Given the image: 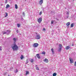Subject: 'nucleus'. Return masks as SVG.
I'll return each instance as SVG.
<instances>
[{
	"label": "nucleus",
	"instance_id": "nucleus-1",
	"mask_svg": "<svg viewBox=\"0 0 76 76\" xmlns=\"http://www.w3.org/2000/svg\"><path fill=\"white\" fill-rule=\"evenodd\" d=\"M13 40H14V44L11 45V47L14 51H17V50L19 49V48H18V46L16 44V39L15 38H14Z\"/></svg>",
	"mask_w": 76,
	"mask_h": 76
},
{
	"label": "nucleus",
	"instance_id": "nucleus-2",
	"mask_svg": "<svg viewBox=\"0 0 76 76\" xmlns=\"http://www.w3.org/2000/svg\"><path fill=\"white\" fill-rule=\"evenodd\" d=\"M59 49L58 50V51L59 52H60L61 51V50L62 49V48H63V46L61 44L59 45Z\"/></svg>",
	"mask_w": 76,
	"mask_h": 76
},
{
	"label": "nucleus",
	"instance_id": "nucleus-3",
	"mask_svg": "<svg viewBox=\"0 0 76 76\" xmlns=\"http://www.w3.org/2000/svg\"><path fill=\"white\" fill-rule=\"evenodd\" d=\"M37 21L39 23H41L42 22V18H40L38 19Z\"/></svg>",
	"mask_w": 76,
	"mask_h": 76
},
{
	"label": "nucleus",
	"instance_id": "nucleus-4",
	"mask_svg": "<svg viewBox=\"0 0 76 76\" xmlns=\"http://www.w3.org/2000/svg\"><path fill=\"white\" fill-rule=\"evenodd\" d=\"M41 38V37H40V35H39V34L37 35L36 36V39H40V38Z\"/></svg>",
	"mask_w": 76,
	"mask_h": 76
},
{
	"label": "nucleus",
	"instance_id": "nucleus-5",
	"mask_svg": "<svg viewBox=\"0 0 76 76\" xmlns=\"http://www.w3.org/2000/svg\"><path fill=\"white\" fill-rule=\"evenodd\" d=\"M69 59L70 63H73V59L72 58H69Z\"/></svg>",
	"mask_w": 76,
	"mask_h": 76
},
{
	"label": "nucleus",
	"instance_id": "nucleus-6",
	"mask_svg": "<svg viewBox=\"0 0 76 76\" xmlns=\"http://www.w3.org/2000/svg\"><path fill=\"white\" fill-rule=\"evenodd\" d=\"M33 46L34 47H37L38 46V43H34L33 45Z\"/></svg>",
	"mask_w": 76,
	"mask_h": 76
},
{
	"label": "nucleus",
	"instance_id": "nucleus-7",
	"mask_svg": "<svg viewBox=\"0 0 76 76\" xmlns=\"http://www.w3.org/2000/svg\"><path fill=\"white\" fill-rule=\"evenodd\" d=\"M36 56H37L38 58L39 59H41V57L40 56H39V54H37L36 55Z\"/></svg>",
	"mask_w": 76,
	"mask_h": 76
},
{
	"label": "nucleus",
	"instance_id": "nucleus-8",
	"mask_svg": "<svg viewBox=\"0 0 76 76\" xmlns=\"http://www.w3.org/2000/svg\"><path fill=\"white\" fill-rule=\"evenodd\" d=\"M44 61H45L46 63H48V59L47 58H45V60H43Z\"/></svg>",
	"mask_w": 76,
	"mask_h": 76
},
{
	"label": "nucleus",
	"instance_id": "nucleus-9",
	"mask_svg": "<svg viewBox=\"0 0 76 76\" xmlns=\"http://www.w3.org/2000/svg\"><path fill=\"white\" fill-rule=\"evenodd\" d=\"M43 3V0H41L39 1V4H42Z\"/></svg>",
	"mask_w": 76,
	"mask_h": 76
},
{
	"label": "nucleus",
	"instance_id": "nucleus-10",
	"mask_svg": "<svg viewBox=\"0 0 76 76\" xmlns=\"http://www.w3.org/2000/svg\"><path fill=\"white\" fill-rule=\"evenodd\" d=\"M70 47L69 46H67L66 47V50H69V49H70Z\"/></svg>",
	"mask_w": 76,
	"mask_h": 76
},
{
	"label": "nucleus",
	"instance_id": "nucleus-11",
	"mask_svg": "<svg viewBox=\"0 0 76 76\" xmlns=\"http://www.w3.org/2000/svg\"><path fill=\"white\" fill-rule=\"evenodd\" d=\"M15 7L16 9H18V5H17V4H15Z\"/></svg>",
	"mask_w": 76,
	"mask_h": 76
},
{
	"label": "nucleus",
	"instance_id": "nucleus-12",
	"mask_svg": "<svg viewBox=\"0 0 76 76\" xmlns=\"http://www.w3.org/2000/svg\"><path fill=\"white\" fill-rule=\"evenodd\" d=\"M10 6L9 5V4H7L6 6V9H8V8H9Z\"/></svg>",
	"mask_w": 76,
	"mask_h": 76
},
{
	"label": "nucleus",
	"instance_id": "nucleus-13",
	"mask_svg": "<svg viewBox=\"0 0 76 76\" xmlns=\"http://www.w3.org/2000/svg\"><path fill=\"white\" fill-rule=\"evenodd\" d=\"M51 51L52 53V54H54V50L53 48H52V49H51Z\"/></svg>",
	"mask_w": 76,
	"mask_h": 76
},
{
	"label": "nucleus",
	"instance_id": "nucleus-14",
	"mask_svg": "<svg viewBox=\"0 0 76 76\" xmlns=\"http://www.w3.org/2000/svg\"><path fill=\"white\" fill-rule=\"evenodd\" d=\"M29 72L28 71H26V75H27L29 73Z\"/></svg>",
	"mask_w": 76,
	"mask_h": 76
},
{
	"label": "nucleus",
	"instance_id": "nucleus-15",
	"mask_svg": "<svg viewBox=\"0 0 76 76\" xmlns=\"http://www.w3.org/2000/svg\"><path fill=\"white\" fill-rule=\"evenodd\" d=\"M21 59H22L23 58V55H22L20 57Z\"/></svg>",
	"mask_w": 76,
	"mask_h": 76
},
{
	"label": "nucleus",
	"instance_id": "nucleus-16",
	"mask_svg": "<svg viewBox=\"0 0 76 76\" xmlns=\"http://www.w3.org/2000/svg\"><path fill=\"white\" fill-rule=\"evenodd\" d=\"M6 15L5 16V18H6L8 16V13L7 12H5Z\"/></svg>",
	"mask_w": 76,
	"mask_h": 76
},
{
	"label": "nucleus",
	"instance_id": "nucleus-17",
	"mask_svg": "<svg viewBox=\"0 0 76 76\" xmlns=\"http://www.w3.org/2000/svg\"><path fill=\"white\" fill-rule=\"evenodd\" d=\"M70 23L68 22L66 23V25H67L68 26H69L70 25Z\"/></svg>",
	"mask_w": 76,
	"mask_h": 76
},
{
	"label": "nucleus",
	"instance_id": "nucleus-18",
	"mask_svg": "<svg viewBox=\"0 0 76 76\" xmlns=\"http://www.w3.org/2000/svg\"><path fill=\"white\" fill-rule=\"evenodd\" d=\"M57 75V73H54L53 74V76H56Z\"/></svg>",
	"mask_w": 76,
	"mask_h": 76
},
{
	"label": "nucleus",
	"instance_id": "nucleus-19",
	"mask_svg": "<svg viewBox=\"0 0 76 76\" xmlns=\"http://www.w3.org/2000/svg\"><path fill=\"white\" fill-rule=\"evenodd\" d=\"M17 26L18 28L20 27V24L19 23L17 24Z\"/></svg>",
	"mask_w": 76,
	"mask_h": 76
},
{
	"label": "nucleus",
	"instance_id": "nucleus-20",
	"mask_svg": "<svg viewBox=\"0 0 76 76\" xmlns=\"http://www.w3.org/2000/svg\"><path fill=\"white\" fill-rule=\"evenodd\" d=\"M30 61L31 63H33V62H34V59H31Z\"/></svg>",
	"mask_w": 76,
	"mask_h": 76
},
{
	"label": "nucleus",
	"instance_id": "nucleus-21",
	"mask_svg": "<svg viewBox=\"0 0 76 76\" xmlns=\"http://www.w3.org/2000/svg\"><path fill=\"white\" fill-rule=\"evenodd\" d=\"M73 23H72L71 26V28H72V27H73Z\"/></svg>",
	"mask_w": 76,
	"mask_h": 76
},
{
	"label": "nucleus",
	"instance_id": "nucleus-22",
	"mask_svg": "<svg viewBox=\"0 0 76 76\" xmlns=\"http://www.w3.org/2000/svg\"><path fill=\"white\" fill-rule=\"evenodd\" d=\"M42 13V11H40L39 14V15H41Z\"/></svg>",
	"mask_w": 76,
	"mask_h": 76
},
{
	"label": "nucleus",
	"instance_id": "nucleus-23",
	"mask_svg": "<svg viewBox=\"0 0 76 76\" xmlns=\"http://www.w3.org/2000/svg\"><path fill=\"white\" fill-rule=\"evenodd\" d=\"M28 63V60L26 59V64H27Z\"/></svg>",
	"mask_w": 76,
	"mask_h": 76
},
{
	"label": "nucleus",
	"instance_id": "nucleus-24",
	"mask_svg": "<svg viewBox=\"0 0 76 76\" xmlns=\"http://www.w3.org/2000/svg\"><path fill=\"white\" fill-rule=\"evenodd\" d=\"M15 73H17L18 72V69H16V70L15 71Z\"/></svg>",
	"mask_w": 76,
	"mask_h": 76
},
{
	"label": "nucleus",
	"instance_id": "nucleus-25",
	"mask_svg": "<svg viewBox=\"0 0 76 76\" xmlns=\"http://www.w3.org/2000/svg\"><path fill=\"white\" fill-rule=\"evenodd\" d=\"M36 69L38 70H39V68L38 67H36Z\"/></svg>",
	"mask_w": 76,
	"mask_h": 76
},
{
	"label": "nucleus",
	"instance_id": "nucleus-26",
	"mask_svg": "<svg viewBox=\"0 0 76 76\" xmlns=\"http://www.w3.org/2000/svg\"><path fill=\"white\" fill-rule=\"evenodd\" d=\"M42 54H45V52H43V53H42Z\"/></svg>",
	"mask_w": 76,
	"mask_h": 76
},
{
	"label": "nucleus",
	"instance_id": "nucleus-27",
	"mask_svg": "<svg viewBox=\"0 0 76 76\" xmlns=\"http://www.w3.org/2000/svg\"><path fill=\"white\" fill-rule=\"evenodd\" d=\"M51 23L52 24H53V23H54V21H52L51 22Z\"/></svg>",
	"mask_w": 76,
	"mask_h": 76
},
{
	"label": "nucleus",
	"instance_id": "nucleus-28",
	"mask_svg": "<svg viewBox=\"0 0 76 76\" xmlns=\"http://www.w3.org/2000/svg\"><path fill=\"white\" fill-rule=\"evenodd\" d=\"M7 34V32H4L3 33V34L4 35V34Z\"/></svg>",
	"mask_w": 76,
	"mask_h": 76
},
{
	"label": "nucleus",
	"instance_id": "nucleus-29",
	"mask_svg": "<svg viewBox=\"0 0 76 76\" xmlns=\"http://www.w3.org/2000/svg\"><path fill=\"white\" fill-rule=\"evenodd\" d=\"M0 51H1V50H2V49H1V46H0Z\"/></svg>",
	"mask_w": 76,
	"mask_h": 76
},
{
	"label": "nucleus",
	"instance_id": "nucleus-30",
	"mask_svg": "<svg viewBox=\"0 0 76 76\" xmlns=\"http://www.w3.org/2000/svg\"><path fill=\"white\" fill-rule=\"evenodd\" d=\"M74 66H76V61L75 62V64H74Z\"/></svg>",
	"mask_w": 76,
	"mask_h": 76
},
{
	"label": "nucleus",
	"instance_id": "nucleus-31",
	"mask_svg": "<svg viewBox=\"0 0 76 76\" xmlns=\"http://www.w3.org/2000/svg\"><path fill=\"white\" fill-rule=\"evenodd\" d=\"M66 14H67L68 15H69V12H66Z\"/></svg>",
	"mask_w": 76,
	"mask_h": 76
},
{
	"label": "nucleus",
	"instance_id": "nucleus-32",
	"mask_svg": "<svg viewBox=\"0 0 76 76\" xmlns=\"http://www.w3.org/2000/svg\"><path fill=\"white\" fill-rule=\"evenodd\" d=\"M43 31H45V28H43Z\"/></svg>",
	"mask_w": 76,
	"mask_h": 76
},
{
	"label": "nucleus",
	"instance_id": "nucleus-33",
	"mask_svg": "<svg viewBox=\"0 0 76 76\" xmlns=\"http://www.w3.org/2000/svg\"><path fill=\"white\" fill-rule=\"evenodd\" d=\"M16 32H17V33H18V32H19V31H18V30H17V31H16Z\"/></svg>",
	"mask_w": 76,
	"mask_h": 76
},
{
	"label": "nucleus",
	"instance_id": "nucleus-34",
	"mask_svg": "<svg viewBox=\"0 0 76 76\" xmlns=\"http://www.w3.org/2000/svg\"><path fill=\"white\" fill-rule=\"evenodd\" d=\"M3 4H1V6H3Z\"/></svg>",
	"mask_w": 76,
	"mask_h": 76
},
{
	"label": "nucleus",
	"instance_id": "nucleus-35",
	"mask_svg": "<svg viewBox=\"0 0 76 76\" xmlns=\"http://www.w3.org/2000/svg\"><path fill=\"white\" fill-rule=\"evenodd\" d=\"M74 45V44H73L72 45V46H73Z\"/></svg>",
	"mask_w": 76,
	"mask_h": 76
},
{
	"label": "nucleus",
	"instance_id": "nucleus-36",
	"mask_svg": "<svg viewBox=\"0 0 76 76\" xmlns=\"http://www.w3.org/2000/svg\"><path fill=\"white\" fill-rule=\"evenodd\" d=\"M35 66H36V67H37V66H38V65H35Z\"/></svg>",
	"mask_w": 76,
	"mask_h": 76
},
{
	"label": "nucleus",
	"instance_id": "nucleus-37",
	"mask_svg": "<svg viewBox=\"0 0 76 76\" xmlns=\"http://www.w3.org/2000/svg\"><path fill=\"white\" fill-rule=\"evenodd\" d=\"M7 32H8V31H9V30H7Z\"/></svg>",
	"mask_w": 76,
	"mask_h": 76
},
{
	"label": "nucleus",
	"instance_id": "nucleus-38",
	"mask_svg": "<svg viewBox=\"0 0 76 76\" xmlns=\"http://www.w3.org/2000/svg\"><path fill=\"white\" fill-rule=\"evenodd\" d=\"M25 1H26V0H24Z\"/></svg>",
	"mask_w": 76,
	"mask_h": 76
},
{
	"label": "nucleus",
	"instance_id": "nucleus-39",
	"mask_svg": "<svg viewBox=\"0 0 76 76\" xmlns=\"http://www.w3.org/2000/svg\"><path fill=\"white\" fill-rule=\"evenodd\" d=\"M65 9H66V8H65Z\"/></svg>",
	"mask_w": 76,
	"mask_h": 76
},
{
	"label": "nucleus",
	"instance_id": "nucleus-40",
	"mask_svg": "<svg viewBox=\"0 0 76 76\" xmlns=\"http://www.w3.org/2000/svg\"><path fill=\"white\" fill-rule=\"evenodd\" d=\"M57 20H58V19Z\"/></svg>",
	"mask_w": 76,
	"mask_h": 76
}]
</instances>
